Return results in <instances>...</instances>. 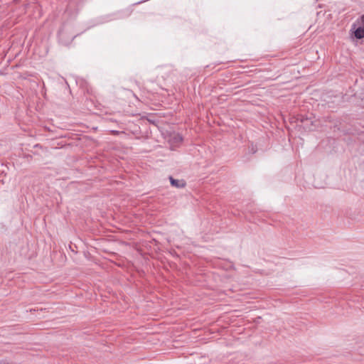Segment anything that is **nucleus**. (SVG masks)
<instances>
[{"label": "nucleus", "mask_w": 364, "mask_h": 364, "mask_svg": "<svg viewBox=\"0 0 364 364\" xmlns=\"http://www.w3.org/2000/svg\"><path fill=\"white\" fill-rule=\"evenodd\" d=\"M350 31L356 39L364 38V14L358 18L352 25Z\"/></svg>", "instance_id": "nucleus-1"}, {"label": "nucleus", "mask_w": 364, "mask_h": 364, "mask_svg": "<svg viewBox=\"0 0 364 364\" xmlns=\"http://www.w3.org/2000/svg\"><path fill=\"white\" fill-rule=\"evenodd\" d=\"M301 121V126L303 127V128L306 130L311 131L313 129L314 124L313 121L308 118V117H302L300 119Z\"/></svg>", "instance_id": "nucleus-2"}, {"label": "nucleus", "mask_w": 364, "mask_h": 364, "mask_svg": "<svg viewBox=\"0 0 364 364\" xmlns=\"http://www.w3.org/2000/svg\"><path fill=\"white\" fill-rule=\"evenodd\" d=\"M170 183L171 186L176 187V188H183L186 186V183L184 181L181 180H177L173 178L172 176L169 177Z\"/></svg>", "instance_id": "nucleus-3"}, {"label": "nucleus", "mask_w": 364, "mask_h": 364, "mask_svg": "<svg viewBox=\"0 0 364 364\" xmlns=\"http://www.w3.org/2000/svg\"><path fill=\"white\" fill-rule=\"evenodd\" d=\"M173 139L175 141L176 143H181L183 140V138L179 134H177L173 137Z\"/></svg>", "instance_id": "nucleus-4"}]
</instances>
